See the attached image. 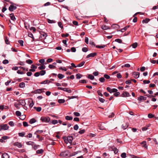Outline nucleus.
<instances>
[{"label":"nucleus","mask_w":158,"mask_h":158,"mask_svg":"<svg viewBox=\"0 0 158 158\" xmlns=\"http://www.w3.org/2000/svg\"><path fill=\"white\" fill-rule=\"evenodd\" d=\"M141 144L143 145L142 146L144 148H146L147 147V146L146 145V141H143L141 143Z\"/></svg>","instance_id":"cd10ccee"},{"label":"nucleus","mask_w":158,"mask_h":158,"mask_svg":"<svg viewBox=\"0 0 158 158\" xmlns=\"http://www.w3.org/2000/svg\"><path fill=\"white\" fill-rule=\"evenodd\" d=\"M45 67H46L44 65H41L40 67H38V69L39 70H41L44 69L45 68Z\"/></svg>","instance_id":"37998d69"},{"label":"nucleus","mask_w":158,"mask_h":158,"mask_svg":"<svg viewBox=\"0 0 158 158\" xmlns=\"http://www.w3.org/2000/svg\"><path fill=\"white\" fill-rule=\"evenodd\" d=\"M40 72V75L41 76H43L46 73L45 70H41Z\"/></svg>","instance_id":"79ce46f5"},{"label":"nucleus","mask_w":158,"mask_h":158,"mask_svg":"<svg viewBox=\"0 0 158 158\" xmlns=\"http://www.w3.org/2000/svg\"><path fill=\"white\" fill-rule=\"evenodd\" d=\"M101 28L103 30H107L109 29L108 27L106 25H103L102 26Z\"/></svg>","instance_id":"412c9836"},{"label":"nucleus","mask_w":158,"mask_h":158,"mask_svg":"<svg viewBox=\"0 0 158 158\" xmlns=\"http://www.w3.org/2000/svg\"><path fill=\"white\" fill-rule=\"evenodd\" d=\"M15 114L18 116H20L21 115V113L19 111H16L15 112Z\"/></svg>","instance_id":"6e6d98bb"},{"label":"nucleus","mask_w":158,"mask_h":158,"mask_svg":"<svg viewBox=\"0 0 158 158\" xmlns=\"http://www.w3.org/2000/svg\"><path fill=\"white\" fill-rule=\"evenodd\" d=\"M51 81L49 80H46L40 83L41 84H49Z\"/></svg>","instance_id":"aec40b11"},{"label":"nucleus","mask_w":158,"mask_h":158,"mask_svg":"<svg viewBox=\"0 0 158 158\" xmlns=\"http://www.w3.org/2000/svg\"><path fill=\"white\" fill-rule=\"evenodd\" d=\"M57 76L58 78L60 79H62L64 77V76L61 74H59Z\"/></svg>","instance_id":"c9c22d12"},{"label":"nucleus","mask_w":158,"mask_h":158,"mask_svg":"<svg viewBox=\"0 0 158 158\" xmlns=\"http://www.w3.org/2000/svg\"><path fill=\"white\" fill-rule=\"evenodd\" d=\"M47 36V35L46 33L44 32H42L41 33L40 35V37L42 38L43 37V39H45L46 36Z\"/></svg>","instance_id":"4468645a"},{"label":"nucleus","mask_w":158,"mask_h":158,"mask_svg":"<svg viewBox=\"0 0 158 158\" xmlns=\"http://www.w3.org/2000/svg\"><path fill=\"white\" fill-rule=\"evenodd\" d=\"M74 115L76 116H80V114L79 113L77 112H74L73 113Z\"/></svg>","instance_id":"774afa93"},{"label":"nucleus","mask_w":158,"mask_h":158,"mask_svg":"<svg viewBox=\"0 0 158 158\" xmlns=\"http://www.w3.org/2000/svg\"><path fill=\"white\" fill-rule=\"evenodd\" d=\"M2 158H9V156L7 153H4L2 156Z\"/></svg>","instance_id":"a211bd4d"},{"label":"nucleus","mask_w":158,"mask_h":158,"mask_svg":"<svg viewBox=\"0 0 158 158\" xmlns=\"http://www.w3.org/2000/svg\"><path fill=\"white\" fill-rule=\"evenodd\" d=\"M107 90L110 93H112V89L110 88L109 87H107L106 88Z\"/></svg>","instance_id":"bf43d9fd"},{"label":"nucleus","mask_w":158,"mask_h":158,"mask_svg":"<svg viewBox=\"0 0 158 158\" xmlns=\"http://www.w3.org/2000/svg\"><path fill=\"white\" fill-rule=\"evenodd\" d=\"M58 121L57 120H52V123L53 124L55 125L58 123Z\"/></svg>","instance_id":"69168bd1"},{"label":"nucleus","mask_w":158,"mask_h":158,"mask_svg":"<svg viewBox=\"0 0 158 158\" xmlns=\"http://www.w3.org/2000/svg\"><path fill=\"white\" fill-rule=\"evenodd\" d=\"M19 43L20 44L21 46H23V41L22 40H19L18 41Z\"/></svg>","instance_id":"13d9d810"},{"label":"nucleus","mask_w":158,"mask_h":158,"mask_svg":"<svg viewBox=\"0 0 158 158\" xmlns=\"http://www.w3.org/2000/svg\"><path fill=\"white\" fill-rule=\"evenodd\" d=\"M99 81L101 82H104L105 81L104 77H102L99 79Z\"/></svg>","instance_id":"864d4df0"},{"label":"nucleus","mask_w":158,"mask_h":158,"mask_svg":"<svg viewBox=\"0 0 158 158\" xmlns=\"http://www.w3.org/2000/svg\"><path fill=\"white\" fill-rule=\"evenodd\" d=\"M137 45L138 44L136 42L135 43L132 44V48H135L137 47Z\"/></svg>","instance_id":"de8ad7c7"},{"label":"nucleus","mask_w":158,"mask_h":158,"mask_svg":"<svg viewBox=\"0 0 158 158\" xmlns=\"http://www.w3.org/2000/svg\"><path fill=\"white\" fill-rule=\"evenodd\" d=\"M121 156L123 158H125L127 157L126 154L125 152L123 153Z\"/></svg>","instance_id":"3c124183"},{"label":"nucleus","mask_w":158,"mask_h":158,"mask_svg":"<svg viewBox=\"0 0 158 158\" xmlns=\"http://www.w3.org/2000/svg\"><path fill=\"white\" fill-rule=\"evenodd\" d=\"M96 52L91 53L87 56L86 58H88L90 57H94L97 55Z\"/></svg>","instance_id":"1a4fd4ad"},{"label":"nucleus","mask_w":158,"mask_h":158,"mask_svg":"<svg viewBox=\"0 0 158 158\" xmlns=\"http://www.w3.org/2000/svg\"><path fill=\"white\" fill-rule=\"evenodd\" d=\"M65 118L67 120H72L73 118L71 116H66L65 117Z\"/></svg>","instance_id":"72a5a7b5"},{"label":"nucleus","mask_w":158,"mask_h":158,"mask_svg":"<svg viewBox=\"0 0 158 158\" xmlns=\"http://www.w3.org/2000/svg\"><path fill=\"white\" fill-rule=\"evenodd\" d=\"M123 67L129 68L130 67V64H125L124 65H122V68H123Z\"/></svg>","instance_id":"4d7b16f0"},{"label":"nucleus","mask_w":158,"mask_h":158,"mask_svg":"<svg viewBox=\"0 0 158 158\" xmlns=\"http://www.w3.org/2000/svg\"><path fill=\"white\" fill-rule=\"evenodd\" d=\"M121 96L122 97H128L130 96V95L128 92L124 91L122 93Z\"/></svg>","instance_id":"6e6552de"},{"label":"nucleus","mask_w":158,"mask_h":158,"mask_svg":"<svg viewBox=\"0 0 158 158\" xmlns=\"http://www.w3.org/2000/svg\"><path fill=\"white\" fill-rule=\"evenodd\" d=\"M44 150L43 149H40V150H38L36 151V153L37 154H42L43 153Z\"/></svg>","instance_id":"b1692460"},{"label":"nucleus","mask_w":158,"mask_h":158,"mask_svg":"<svg viewBox=\"0 0 158 158\" xmlns=\"http://www.w3.org/2000/svg\"><path fill=\"white\" fill-rule=\"evenodd\" d=\"M58 24L59 26L62 29L63 27L62 23L61 22H58Z\"/></svg>","instance_id":"a18cd8bd"},{"label":"nucleus","mask_w":158,"mask_h":158,"mask_svg":"<svg viewBox=\"0 0 158 158\" xmlns=\"http://www.w3.org/2000/svg\"><path fill=\"white\" fill-rule=\"evenodd\" d=\"M60 155L62 157H66L68 156V152L67 151H64L61 152Z\"/></svg>","instance_id":"20e7f679"},{"label":"nucleus","mask_w":158,"mask_h":158,"mask_svg":"<svg viewBox=\"0 0 158 158\" xmlns=\"http://www.w3.org/2000/svg\"><path fill=\"white\" fill-rule=\"evenodd\" d=\"M26 143L27 145H31L32 146L34 144V142L30 141L26 142Z\"/></svg>","instance_id":"c756f323"},{"label":"nucleus","mask_w":158,"mask_h":158,"mask_svg":"<svg viewBox=\"0 0 158 158\" xmlns=\"http://www.w3.org/2000/svg\"><path fill=\"white\" fill-rule=\"evenodd\" d=\"M88 78L91 80H93L94 79V77L91 74H89L88 75Z\"/></svg>","instance_id":"e433bc0d"},{"label":"nucleus","mask_w":158,"mask_h":158,"mask_svg":"<svg viewBox=\"0 0 158 158\" xmlns=\"http://www.w3.org/2000/svg\"><path fill=\"white\" fill-rule=\"evenodd\" d=\"M18 134H19V136L23 137V136H24V135H25V133L24 132L19 133Z\"/></svg>","instance_id":"5fc2aeb1"},{"label":"nucleus","mask_w":158,"mask_h":158,"mask_svg":"<svg viewBox=\"0 0 158 158\" xmlns=\"http://www.w3.org/2000/svg\"><path fill=\"white\" fill-rule=\"evenodd\" d=\"M17 8L16 6L14 4H11L9 7V10L11 11H13Z\"/></svg>","instance_id":"423d86ee"},{"label":"nucleus","mask_w":158,"mask_h":158,"mask_svg":"<svg viewBox=\"0 0 158 158\" xmlns=\"http://www.w3.org/2000/svg\"><path fill=\"white\" fill-rule=\"evenodd\" d=\"M26 62L29 64H31L33 63V61L30 59L26 60Z\"/></svg>","instance_id":"a19ab883"},{"label":"nucleus","mask_w":158,"mask_h":158,"mask_svg":"<svg viewBox=\"0 0 158 158\" xmlns=\"http://www.w3.org/2000/svg\"><path fill=\"white\" fill-rule=\"evenodd\" d=\"M67 140L69 141V142L70 144L72 143V141L73 140V138L72 136H69L67 138Z\"/></svg>","instance_id":"dca6fc26"},{"label":"nucleus","mask_w":158,"mask_h":158,"mask_svg":"<svg viewBox=\"0 0 158 158\" xmlns=\"http://www.w3.org/2000/svg\"><path fill=\"white\" fill-rule=\"evenodd\" d=\"M20 105V103L19 102L18 103L15 102L14 104V106L17 109H19V107H18V106Z\"/></svg>","instance_id":"2f4dec72"},{"label":"nucleus","mask_w":158,"mask_h":158,"mask_svg":"<svg viewBox=\"0 0 158 158\" xmlns=\"http://www.w3.org/2000/svg\"><path fill=\"white\" fill-rule=\"evenodd\" d=\"M147 98L146 97H143L142 96H140L138 98V100L139 101H141L142 100H143V101H145L146 100Z\"/></svg>","instance_id":"ddd939ff"},{"label":"nucleus","mask_w":158,"mask_h":158,"mask_svg":"<svg viewBox=\"0 0 158 158\" xmlns=\"http://www.w3.org/2000/svg\"><path fill=\"white\" fill-rule=\"evenodd\" d=\"M79 82L80 83H81L83 84L86 83V81L85 80H82L79 81Z\"/></svg>","instance_id":"338daca9"},{"label":"nucleus","mask_w":158,"mask_h":158,"mask_svg":"<svg viewBox=\"0 0 158 158\" xmlns=\"http://www.w3.org/2000/svg\"><path fill=\"white\" fill-rule=\"evenodd\" d=\"M132 75L134 78H137L139 77V73L138 72H134L132 73Z\"/></svg>","instance_id":"0eeeda50"},{"label":"nucleus","mask_w":158,"mask_h":158,"mask_svg":"<svg viewBox=\"0 0 158 158\" xmlns=\"http://www.w3.org/2000/svg\"><path fill=\"white\" fill-rule=\"evenodd\" d=\"M65 100L64 99H60L58 100V102L60 103H62L65 102Z\"/></svg>","instance_id":"58836bf2"},{"label":"nucleus","mask_w":158,"mask_h":158,"mask_svg":"<svg viewBox=\"0 0 158 158\" xmlns=\"http://www.w3.org/2000/svg\"><path fill=\"white\" fill-rule=\"evenodd\" d=\"M48 22L50 23H55V21L54 20H51L49 19H47Z\"/></svg>","instance_id":"e2e57ef3"},{"label":"nucleus","mask_w":158,"mask_h":158,"mask_svg":"<svg viewBox=\"0 0 158 158\" xmlns=\"http://www.w3.org/2000/svg\"><path fill=\"white\" fill-rule=\"evenodd\" d=\"M88 50L87 48L83 47L82 48V51L83 52H86L88 51Z\"/></svg>","instance_id":"052dcab7"},{"label":"nucleus","mask_w":158,"mask_h":158,"mask_svg":"<svg viewBox=\"0 0 158 158\" xmlns=\"http://www.w3.org/2000/svg\"><path fill=\"white\" fill-rule=\"evenodd\" d=\"M98 127L99 129L101 130H103L105 129V128L101 126V124L99 123L98 125Z\"/></svg>","instance_id":"bb28decb"},{"label":"nucleus","mask_w":158,"mask_h":158,"mask_svg":"<svg viewBox=\"0 0 158 158\" xmlns=\"http://www.w3.org/2000/svg\"><path fill=\"white\" fill-rule=\"evenodd\" d=\"M43 132V131L42 130H37L35 132L34 134H40L42 133Z\"/></svg>","instance_id":"7c9ffc66"},{"label":"nucleus","mask_w":158,"mask_h":158,"mask_svg":"<svg viewBox=\"0 0 158 158\" xmlns=\"http://www.w3.org/2000/svg\"><path fill=\"white\" fill-rule=\"evenodd\" d=\"M45 89H37L35 90H34L33 91V93L34 94H40L42 92H44V90Z\"/></svg>","instance_id":"39448f33"},{"label":"nucleus","mask_w":158,"mask_h":158,"mask_svg":"<svg viewBox=\"0 0 158 158\" xmlns=\"http://www.w3.org/2000/svg\"><path fill=\"white\" fill-rule=\"evenodd\" d=\"M40 120L42 122L45 123H48L50 120V118L48 116H42Z\"/></svg>","instance_id":"f03ea898"},{"label":"nucleus","mask_w":158,"mask_h":158,"mask_svg":"<svg viewBox=\"0 0 158 158\" xmlns=\"http://www.w3.org/2000/svg\"><path fill=\"white\" fill-rule=\"evenodd\" d=\"M76 78L77 79H79L81 77L82 75H81L80 73H79L77 74L76 75Z\"/></svg>","instance_id":"09e8293b"},{"label":"nucleus","mask_w":158,"mask_h":158,"mask_svg":"<svg viewBox=\"0 0 158 158\" xmlns=\"http://www.w3.org/2000/svg\"><path fill=\"white\" fill-rule=\"evenodd\" d=\"M129 126V123H124L123 124L122 127L123 129L124 130H125L126 128H127Z\"/></svg>","instance_id":"9d476101"},{"label":"nucleus","mask_w":158,"mask_h":158,"mask_svg":"<svg viewBox=\"0 0 158 158\" xmlns=\"http://www.w3.org/2000/svg\"><path fill=\"white\" fill-rule=\"evenodd\" d=\"M39 146V145H37L34 143V145L32 146V148L34 149L35 150H36L38 148V147Z\"/></svg>","instance_id":"4c0bfd02"},{"label":"nucleus","mask_w":158,"mask_h":158,"mask_svg":"<svg viewBox=\"0 0 158 158\" xmlns=\"http://www.w3.org/2000/svg\"><path fill=\"white\" fill-rule=\"evenodd\" d=\"M115 41L119 43H122V40L119 39H115Z\"/></svg>","instance_id":"8fccbe9b"},{"label":"nucleus","mask_w":158,"mask_h":158,"mask_svg":"<svg viewBox=\"0 0 158 158\" xmlns=\"http://www.w3.org/2000/svg\"><path fill=\"white\" fill-rule=\"evenodd\" d=\"M10 19L13 20V21H15L16 20L15 18L14 15L13 13H11L10 15Z\"/></svg>","instance_id":"2eb2a0df"},{"label":"nucleus","mask_w":158,"mask_h":158,"mask_svg":"<svg viewBox=\"0 0 158 158\" xmlns=\"http://www.w3.org/2000/svg\"><path fill=\"white\" fill-rule=\"evenodd\" d=\"M129 27L130 26H127L123 28L121 30H119V31H121L122 32H123L126 31Z\"/></svg>","instance_id":"6ab92c4d"},{"label":"nucleus","mask_w":158,"mask_h":158,"mask_svg":"<svg viewBox=\"0 0 158 158\" xmlns=\"http://www.w3.org/2000/svg\"><path fill=\"white\" fill-rule=\"evenodd\" d=\"M14 145L15 146H17L18 148H20L22 146L21 143L19 142H16L14 144Z\"/></svg>","instance_id":"9b49d317"},{"label":"nucleus","mask_w":158,"mask_h":158,"mask_svg":"<svg viewBox=\"0 0 158 158\" xmlns=\"http://www.w3.org/2000/svg\"><path fill=\"white\" fill-rule=\"evenodd\" d=\"M17 72V73H18V74H23L25 73V72H24L23 71L21 72L19 70H18Z\"/></svg>","instance_id":"0e129e2a"},{"label":"nucleus","mask_w":158,"mask_h":158,"mask_svg":"<svg viewBox=\"0 0 158 158\" xmlns=\"http://www.w3.org/2000/svg\"><path fill=\"white\" fill-rule=\"evenodd\" d=\"M36 121V120L34 118H32L31 119L30 121H29V123L31 124H32V123H35Z\"/></svg>","instance_id":"473e14b6"},{"label":"nucleus","mask_w":158,"mask_h":158,"mask_svg":"<svg viewBox=\"0 0 158 158\" xmlns=\"http://www.w3.org/2000/svg\"><path fill=\"white\" fill-rule=\"evenodd\" d=\"M85 61H82L81 63L77 65V67H81L83 66L85 64Z\"/></svg>","instance_id":"ea45409f"},{"label":"nucleus","mask_w":158,"mask_h":158,"mask_svg":"<svg viewBox=\"0 0 158 158\" xmlns=\"http://www.w3.org/2000/svg\"><path fill=\"white\" fill-rule=\"evenodd\" d=\"M150 20V19L148 18H146L145 19H144L142 21V22L143 23H148Z\"/></svg>","instance_id":"5701e85b"},{"label":"nucleus","mask_w":158,"mask_h":158,"mask_svg":"<svg viewBox=\"0 0 158 158\" xmlns=\"http://www.w3.org/2000/svg\"><path fill=\"white\" fill-rule=\"evenodd\" d=\"M34 109H35L37 112H40L42 110V108L40 107H34Z\"/></svg>","instance_id":"a878e982"},{"label":"nucleus","mask_w":158,"mask_h":158,"mask_svg":"<svg viewBox=\"0 0 158 158\" xmlns=\"http://www.w3.org/2000/svg\"><path fill=\"white\" fill-rule=\"evenodd\" d=\"M19 102L20 103V105L24 106L26 105V103L25 100H20L19 101Z\"/></svg>","instance_id":"f3484780"},{"label":"nucleus","mask_w":158,"mask_h":158,"mask_svg":"<svg viewBox=\"0 0 158 158\" xmlns=\"http://www.w3.org/2000/svg\"><path fill=\"white\" fill-rule=\"evenodd\" d=\"M4 40L6 44H10V42L9 40L8 39V37L6 36L4 37Z\"/></svg>","instance_id":"c85d7f7f"},{"label":"nucleus","mask_w":158,"mask_h":158,"mask_svg":"<svg viewBox=\"0 0 158 158\" xmlns=\"http://www.w3.org/2000/svg\"><path fill=\"white\" fill-rule=\"evenodd\" d=\"M138 13H135L133 17H134V18L133 20V22L134 23H136L137 22V18L136 17H135V15H136Z\"/></svg>","instance_id":"393cba45"},{"label":"nucleus","mask_w":158,"mask_h":158,"mask_svg":"<svg viewBox=\"0 0 158 158\" xmlns=\"http://www.w3.org/2000/svg\"><path fill=\"white\" fill-rule=\"evenodd\" d=\"M25 86V84L24 82H22L20 83L19 85V87L21 88H23Z\"/></svg>","instance_id":"4be33fe9"},{"label":"nucleus","mask_w":158,"mask_h":158,"mask_svg":"<svg viewBox=\"0 0 158 158\" xmlns=\"http://www.w3.org/2000/svg\"><path fill=\"white\" fill-rule=\"evenodd\" d=\"M9 127L6 124H1L0 125V131L3 130H6L8 129Z\"/></svg>","instance_id":"f257e3e1"},{"label":"nucleus","mask_w":158,"mask_h":158,"mask_svg":"<svg viewBox=\"0 0 158 158\" xmlns=\"http://www.w3.org/2000/svg\"><path fill=\"white\" fill-rule=\"evenodd\" d=\"M155 115L151 113H149L148 115V117L149 118H152L154 117Z\"/></svg>","instance_id":"603ef678"},{"label":"nucleus","mask_w":158,"mask_h":158,"mask_svg":"<svg viewBox=\"0 0 158 158\" xmlns=\"http://www.w3.org/2000/svg\"><path fill=\"white\" fill-rule=\"evenodd\" d=\"M30 29L31 31L32 30V32L33 33H34L36 31V29L35 27H31L30 28Z\"/></svg>","instance_id":"680f3d73"},{"label":"nucleus","mask_w":158,"mask_h":158,"mask_svg":"<svg viewBox=\"0 0 158 158\" xmlns=\"http://www.w3.org/2000/svg\"><path fill=\"white\" fill-rule=\"evenodd\" d=\"M58 90H61L64 91H66L69 93H71L72 92L71 90L69 88H63L61 87H58L57 88Z\"/></svg>","instance_id":"7ed1b4c3"},{"label":"nucleus","mask_w":158,"mask_h":158,"mask_svg":"<svg viewBox=\"0 0 158 158\" xmlns=\"http://www.w3.org/2000/svg\"><path fill=\"white\" fill-rule=\"evenodd\" d=\"M112 27L113 28H117V29H118V28H119L120 27L118 25H117V24H114V25H112ZM117 31H119L118 30H117Z\"/></svg>","instance_id":"f704fd0d"},{"label":"nucleus","mask_w":158,"mask_h":158,"mask_svg":"<svg viewBox=\"0 0 158 158\" xmlns=\"http://www.w3.org/2000/svg\"><path fill=\"white\" fill-rule=\"evenodd\" d=\"M48 67L50 69H54L56 68V66L52 65V64H49L48 65Z\"/></svg>","instance_id":"49530a36"},{"label":"nucleus","mask_w":158,"mask_h":158,"mask_svg":"<svg viewBox=\"0 0 158 158\" xmlns=\"http://www.w3.org/2000/svg\"><path fill=\"white\" fill-rule=\"evenodd\" d=\"M106 47V46L105 45H98L96 46V47L97 48H104Z\"/></svg>","instance_id":"c03bdc74"},{"label":"nucleus","mask_w":158,"mask_h":158,"mask_svg":"<svg viewBox=\"0 0 158 158\" xmlns=\"http://www.w3.org/2000/svg\"><path fill=\"white\" fill-rule=\"evenodd\" d=\"M35 135H36V137L38 139H39V141H41L43 140L44 138L42 137H40V135L39 134H34Z\"/></svg>","instance_id":"f8f14e48"}]
</instances>
